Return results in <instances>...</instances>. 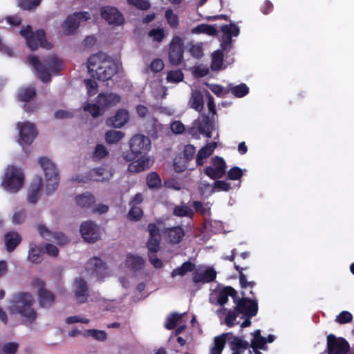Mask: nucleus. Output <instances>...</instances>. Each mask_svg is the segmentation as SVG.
Listing matches in <instances>:
<instances>
[{
  "label": "nucleus",
  "mask_w": 354,
  "mask_h": 354,
  "mask_svg": "<svg viewBox=\"0 0 354 354\" xmlns=\"http://www.w3.org/2000/svg\"><path fill=\"white\" fill-rule=\"evenodd\" d=\"M80 231L82 238L88 243H95L100 238V227L91 221L83 222Z\"/></svg>",
  "instance_id": "13"
},
{
  "label": "nucleus",
  "mask_w": 354,
  "mask_h": 354,
  "mask_svg": "<svg viewBox=\"0 0 354 354\" xmlns=\"http://www.w3.org/2000/svg\"><path fill=\"white\" fill-rule=\"evenodd\" d=\"M193 34H206L209 36H216L218 33L216 28L209 24H199L192 30Z\"/></svg>",
  "instance_id": "35"
},
{
  "label": "nucleus",
  "mask_w": 354,
  "mask_h": 354,
  "mask_svg": "<svg viewBox=\"0 0 354 354\" xmlns=\"http://www.w3.org/2000/svg\"><path fill=\"white\" fill-rule=\"evenodd\" d=\"M216 147V143L215 142L208 143L202 147L196 155V164L198 165H203L204 163L203 160L210 156L213 153Z\"/></svg>",
  "instance_id": "26"
},
{
  "label": "nucleus",
  "mask_w": 354,
  "mask_h": 354,
  "mask_svg": "<svg viewBox=\"0 0 354 354\" xmlns=\"http://www.w3.org/2000/svg\"><path fill=\"white\" fill-rule=\"evenodd\" d=\"M165 17L171 28H176L179 26L178 17L171 9L169 8L165 11Z\"/></svg>",
  "instance_id": "45"
},
{
  "label": "nucleus",
  "mask_w": 354,
  "mask_h": 354,
  "mask_svg": "<svg viewBox=\"0 0 354 354\" xmlns=\"http://www.w3.org/2000/svg\"><path fill=\"white\" fill-rule=\"evenodd\" d=\"M230 348L233 351H242L250 346L249 343L241 339L240 337L233 336L232 339L230 342Z\"/></svg>",
  "instance_id": "37"
},
{
  "label": "nucleus",
  "mask_w": 354,
  "mask_h": 354,
  "mask_svg": "<svg viewBox=\"0 0 354 354\" xmlns=\"http://www.w3.org/2000/svg\"><path fill=\"white\" fill-rule=\"evenodd\" d=\"M39 163L44 170L46 185V194L50 195L58 187L59 176L55 165L46 157H41L39 159Z\"/></svg>",
  "instance_id": "7"
},
{
  "label": "nucleus",
  "mask_w": 354,
  "mask_h": 354,
  "mask_svg": "<svg viewBox=\"0 0 354 354\" xmlns=\"http://www.w3.org/2000/svg\"><path fill=\"white\" fill-rule=\"evenodd\" d=\"M147 185L150 189H159L161 187V179L156 172H151L146 178Z\"/></svg>",
  "instance_id": "40"
},
{
  "label": "nucleus",
  "mask_w": 354,
  "mask_h": 354,
  "mask_svg": "<svg viewBox=\"0 0 354 354\" xmlns=\"http://www.w3.org/2000/svg\"><path fill=\"white\" fill-rule=\"evenodd\" d=\"M84 336L92 337L93 339L104 342L107 338V335L105 331L97 329H88L84 332Z\"/></svg>",
  "instance_id": "44"
},
{
  "label": "nucleus",
  "mask_w": 354,
  "mask_h": 354,
  "mask_svg": "<svg viewBox=\"0 0 354 354\" xmlns=\"http://www.w3.org/2000/svg\"><path fill=\"white\" fill-rule=\"evenodd\" d=\"M232 336V333H223L214 338V347L223 350L226 342V337Z\"/></svg>",
  "instance_id": "57"
},
{
  "label": "nucleus",
  "mask_w": 354,
  "mask_h": 354,
  "mask_svg": "<svg viewBox=\"0 0 354 354\" xmlns=\"http://www.w3.org/2000/svg\"><path fill=\"white\" fill-rule=\"evenodd\" d=\"M212 167L218 168L223 173L226 172L227 165L225 160L220 156H216L212 158Z\"/></svg>",
  "instance_id": "55"
},
{
  "label": "nucleus",
  "mask_w": 354,
  "mask_h": 354,
  "mask_svg": "<svg viewBox=\"0 0 354 354\" xmlns=\"http://www.w3.org/2000/svg\"><path fill=\"white\" fill-rule=\"evenodd\" d=\"M86 270L91 275L102 278L106 273L107 266L100 258L94 257L87 261Z\"/></svg>",
  "instance_id": "15"
},
{
  "label": "nucleus",
  "mask_w": 354,
  "mask_h": 354,
  "mask_svg": "<svg viewBox=\"0 0 354 354\" xmlns=\"http://www.w3.org/2000/svg\"><path fill=\"white\" fill-rule=\"evenodd\" d=\"M173 214L178 217H189L190 218H192L194 216V211L185 205L176 206L174 208Z\"/></svg>",
  "instance_id": "38"
},
{
  "label": "nucleus",
  "mask_w": 354,
  "mask_h": 354,
  "mask_svg": "<svg viewBox=\"0 0 354 354\" xmlns=\"http://www.w3.org/2000/svg\"><path fill=\"white\" fill-rule=\"evenodd\" d=\"M243 171L239 167H232L227 172V178L232 180H236L243 176Z\"/></svg>",
  "instance_id": "58"
},
{
  "label": "nucleus",
  "mask_w": 354,
  "mask_h": 354,
  "mask_svg": "<svg viewBox=\"0 0 354 354\" xmlns=\"http://www.w3.org/2000/svg\"><path fill=\"white\" fill-rule=\"evenodd\" d=\"M43 181L40 176L35 177L32 181L27 194L29 203L35 204L41 196Z\"/></svg>",
  "instance_id": "18"
},
{
  "label": "nucleus",
  "mask_w": 354,
  "mask_h": 354,
  "mask_svg": "<svg viewBox=\"0 0 354 354\" xmlns=\"http://www.w3.org/2000/svg\"><path fill=\"white\" fill-rule=\"evenodd\" d=\"M127 1L129 4L142 10H148L151 6L150 3L147 0H127Z\"/></svg>",
  "instance_id": "61"
},
{
  "label": "nucleus",
  "mask_w": 354,
  "mask_h": 354,
  "mask_svg": "<svg viewBox=\"0 0 354 354\" xmlns=\"http://www.w3.org/2000/svg\"><path fill=\"white\" fill-rule=\"evenodd\" d=\"M235 270L239 273V283L241 288L245 289L247 287L253 288L256 286V283L253 281H248L247 277L243 271L245 270L248 268H242L236 264H234Z\"/></svg>",
  "instance_id": "36"
},
{
  "label": "nucleus",
  "mask_w": 354,
  "mask_h": 354,
  "mask_svg": "<svg viewBox=\"0 0 354 354\" xmlns=\"http://www.w3.org/2000/svg\"><path fill=\"white\" fill-rule=\"evenodd\" d=\"M124 136L122 131L109 130L105 133V140L109 144H115L118 142Z\"/></svg>",
  "instance_id": "41"
},
{
  "label": "nucleus",
  "mask_w": 354,
  "mask_h": 354,
  "mask_svg": "<svg viewBox=\"0 0 354 354\" xmlns=\"http://www.w3.org/2000/svg\"><path fill=\"white\" fill-rule=\"evenodd\" d=\"M17 6L24 10L35 9L41 3V0H17Z\"/></svg>",
  "instance_id": "43"
},
{
  "label": "nucleus",
  "mask_w": 354,
  "mask_h": 354,
  "mask_svg": "<svg viewBox=\"0 0 354 354\" xmlns=\"http://www.w3.org/2000/svg\"><path fill=\"white\" fill-rule=\"evenodd\" d=\"M37 230L39 234L46 240L50 241L53 239L55 234L50 231L44 225H39L37 226Z\"/></svg>",
  "instance_id": "59"
},
{
  "label": "nucleus",
  "mask_w": 354,
  "mask_h": 354,
  "mask_svg": "<svg viewBox=\"0 0 354 354\" xmlns=\"http://www.w3.org/2000/svg\"><path fill=\"white\" fill-rule=\"evenodd\" d=\"M143 216L142 209L137 206L132 205L131 209L128 212V218L130 221H139Z\"/></svg>",
  "instance_id": "51"
},
{
  "label": "nucleus",
  "mask_w": 354,
  "mask_h": 354,
  "mask_svg": "<svg viewBox=\"0 0 354 354\" xmlns=\"http://www.w3.org/2000/svg\"><path fill=\"white\" fill-rule=\"evenodd\" d=\"M37 95L36 89L34 86L20 88L17 93V99L20 102H28L33 100Z\"/></svg>",
  "instance_id": "28"
},
{
  "label": "nucleus",
  "mask_w": 354,
  "mask_h": 354,
  "mask_svg": "<svg viewBox=\"0 0 354 354\" xmlns=\"http://www.w3.org/2000/svg\"><path fill=\"white\" fill-rule=\"evenodd\" d=\"M183 317L182 314L178 313H170L165 322V328L168 330H172L176 328L178 322L181 320Z\"/></svg>",
  "instance_id": "39"
},
{
  "label": "nucleus",
  "mask_w": 354,
  "mask_h": 354,
  "mask_svg": "<svg viewBox=\"0 0 354 354\" xmlns=\"http://www.w3.org/2000/svg\"><path fill=\"white\" fill-rule=\"evenodd\" d=\"M349 349V344L344 338L337 337L333 334L327 336L328 354H347Z\"/></svg>",
  "instance_id": "10"
},
{
  "label": "nucleus",
  "mask_w": 354,
  "mask_h": 354,
  "mask_svg": "<svg viewBox=\"0 0 354 354\" xmlns=\"http://www.w3.org/2000/svg\"><path fill=\"white\" fill-rule=\"evenodd\" d=\"M19 129L20 142L30 145L37 135V131L33 123L30 122H19L17 124Z\"/></svg>",
  "instance_id": "14"
},
{
  "label": "nucleus",
  "mask_w": 354,
  "mask_h": 354,
  "mask_svg": "<svg viewBox=\"0 0 354 354\" xmlns=\"http://www.w3.org/2000/svg\"><path fill=\"white\" fill-rule=\"evenodd\" d=\"M216 272L213 268H207L204 272L196 271L192 274V281L194 283H207L215 280Z\"/></svg>",
  "instance_id": "22"
},
{
  "label": "nucleus",
  "mask_w": 354,
  "mask_h": 354,
  "mask_svg": "<svg viewBox=\"0 0 354 354\" xmlns=\"http://www.w3.org/2000/svg\"><path fill=\"white\" fill-rule=\"evenodd\" d=\"M251 297L245 296L244 291L241 292V297H237L233 310H229L225 318L224 323L228 327H233L239 322H236V318L240 315L253 317L257 315L259 310L257 300L254 298V293L250 291Z\"/></svg>",
  "instance_id": "1"
},
{
  "label": "nucleus",
  "mask_w": 354,
  "mask_h": 354,
  "mask_svg": "<svg viewBox=\"0 0 354 354\" xmlns=\"http://www.w3.org/2000/svg\"><path fill=\"white\" fill-rule=\"evenodd\" d=\"M148 35L153 38V40L161 42L165 37L164 30L161 28H153L148 32Z\"/></svg>",
  "instance_id": "54"
},
{
  "label": "nucleus",
  "mask_w": 354,
  "mask_h": 354,
  "mask_svg": "<svg viewBox=\"0 0 354 354\" xmlns=\"http://www.w3.org/2000/svg\"><path fill=\"white\" fill-rule=\"evenodd\" d=\"M34 302V298L30 293L16 292L12 295L9 311L12 314H19L32 322L37 318V313L32 308Z\"/></svg>",
  "instance_id": "4"
},
{
  "label": "nucleus",
  "mask_w": 354,
  "mask_h": 354,
  "mask_svg": "<svg viewBox=\"0 0 354 354\" xmlns=\"http://www.w3.org/2000/svg\"><path fill=\"white\" fill-rule=\"evenodd\" d=\"M32 285L38 287L37 295L39 306L43 308L50 307L55 297L52 292L45 288V283L39 279H35L32 281Z\"/></svg>",
  "instance_id": "12"
},
{
  "label": "nucleus",
  "mask_w": 354,
  "mask_h": 354,
  "mask_svg": "<svg viewBox=\"0 0 354 354\" xmlns=\"http://www.w3.org/2000/svg\"><path fill=\"white\" fill-rule=\"evenodd\" d=\"M184 78V74L180 69L175 71H170L167 73V80L168 82L178 83L183 81Z\"/></svg>",
  "instance_id": "49"
},
{
  "label": "nucleus",
  "mask_w": 354,
  "mask_h": 354,
  "mask_svg": "<svg viewBox=\"0 0 354 354\" xmlns=\"http://www.w3.org/2000/svg\"><path fill=\"white\" fill-rule=\"evenodd\" d=\"M230 91L235 97H243L249 93V88L245 84L241 83L231 87Z\"/></svg>",
  "instance_id": "46"
},
{
  "label": "nucleus",
  "mask_w": 354,
  "mask_h": 354,
  "mask_svg": "<svg viewBox=\"0 0 354 354\" xmlns=\"http://www.w3.org/2000/svg\"><path fill=\"white\" fill-rule=\"evenodd\" d=\"M75 201L77 205L82 208H89L95 202L94 196L88 192L77 196Z\"/></svg>",
  "instance_id": "29"
},
{
  "label": "nucleus",
  "mask_w": 354,
  "mask_h": 354,
  "mask_svg": "<svg viewBox=\"0 0 354 354\" xmlns=\"http://www.w3.org/2000/svg\"><path fill=\"white\" fill-rule=\"evenodd\" d=\"M24 175L21 169L16 166L10 165L7 167L1 186L10 193H17L23 187Z\"/></svg>",
  "instance_id": "6"
},
{
  "label": "nucleus",
  "mask_w": 354,
  "mask_h": 354,
  "mask_svg": "<svg viewBox=\"0 0 354 354\" xmlns=\"http://www.w3.org/2000/svg\"><path fill=\"white\" fill-rule=\"evenodd\" d=\"M84 83L89 95H93L97 93V84L95 80L87 79L84 80Z\"/></svg>",
  "instance_id": "63"
},
{
  "label": "nucleus",
  "mask_w": 354,
  "mask_h": 354,
  "mask_svg": "<svg viewBox=\"0 0 354 354\" xmlns=\"http://www.w3.org/2000/svg\"><path fill=\"white\" fill-rule=\"evenodd\" d=\"M73 292L79 304L85 303L88 297V287L86 281L82 278L75 279Z\"/></svg>",
  "instance_id": "19"
},
{
  "label": "nucleus",
  "mask_w": 354,
  "mask_h": 354,
  "mask_svg": "<svg viewBox=\"0 0 354 354\" xmlns=\"http://www.w3.org/2000/svg\"><path fill=\"white\" fill-rule=\"evenodd\" d=\"M102 17L109 24L120 25L124 22L123 15L113 7H106L101 11Z\"/></svg>",
  "instance_id": "20"
},
{
  "label": "nucleus",
  "mask_w": 354,
  "mask_h": 354,
  "mask_svg": "<svg viewBox=\"0 0 354 354\" xmlns=\"http://www.w3.org/2000/svg\"><path fill=\"white\" fill-rule=\"evenodd\" d=\"M223 54L222 50H218L213 53L212 56V68L220 69L223 64Z\"/></svg>",
  "instance_id": "53"
},
{
  "label": "nucleus",
  "mask_w": 354,
  "mask_h": 354,
  "mask_svg": "<svg viewBox=\"0 0 354 354\" xmlns=\"http://www.w3.org/2000/svg\"><path fill=\"white\" fill-rule=\"evenodd\" d=\"M73 14L68 15L62 25V29L64 35H73L80 26L79 21Z\"/></svg>",
  "instance_id": "25"
},
{
  "label": "nucleus",
  "mask_w": 354,
  "mask_h": 354,
  "mask_svg": "<svg viewBox=\"0 0 354 354\" xmlns=\"http://www.w3.org/2000/svg\"><path fill=\"white\" fill-rule=\"evenodd\" d=\"M37 230L39 234L46 240L50 241L53 239L55 234L50 231L44 225H39L37 226Z\"/></svg>",
  "instance_id": "60"
},
{
  "label": "nucleus",
  "mask_w": 354,
  "mask_h": 354,
  "mask_svg": "<svg viewBox=\"0 0 354 354\" xmlns=\"http://www.w3.org/2000/svg\"><path fill=\"white\" fill-rule=\"evenodd\" d=\"M20 35L26 40V44L31 50H35L38 46L50 49L52 45L46 38V32L43 29H38L34 32L31 26L28 25L20 30Z\"/></svg>",
  "instance_id": "8"
},
{
  "label": "nucleus",
  "mask_w": 354,
  "mask_h": 354,
  "mask_svg": "<svg viewBox=\"0 0 354 354\" xmlns=\"http://www.w3.org/2000/svg\"><path fill=\"white\" fill-rule=\"evenodd\" d=\"M229 296L232 298L234 303L238 297V293L232 286H225L218 292L216 295L217 303L220 306H224L228 301Z\"/></svg>",
  "instance_id": "23"
},
{
  "label": "nucleus",
  "mask_w": 354,
  "mask_h": 354,
  "mask_svg": "<svg viewBox=\"0 0 354 354\" xmlns=\"http://www.w3.org/2000/svg\"><path fill=\"white\" fill-rule=\"evenodd\" d=\"M44 250L41 247L31 243L29 245L28 259L33 263H39L43 260Z\"/></svg>",
  "instance_id": "27"
},
{
  "label": "nucleus",
  "mask_w": 354,
  "mask_h": 354,
  "mask_svg": "<svg viewBox=\"0 0 354 354\" xmlns=\"http://www.w3.org/2000/svg\"><path fill=\"white\" fill-rule=\"evenodd\" d=\"M185 236V231L180 226H176L168 230V236L171 243H179Z\"/></svg>",
  "instance_id": "32"
},
{
  "label": "nucleus",
  "mask_w": 354,
  "mask_h": 354,
  "mask_svg": "<svg viewBox=\"0 0 354 354\" xmlns=\"http://www.w3.org/2000/svg\"><path fill=\"white\" fill-rule=\"evenodd\" d=\"M120 100V95L112 92L100 93L95 98V102L101 107L102 111L116 106Z\"/></svg>",
  "instance_id": "16"
},
{
  "label": "nucleus",
  "mask_w": 354,
  "mask_h": 354,
  "mask_svg": "<svg viewBox=\"0 0 354 354\" xmlns=\"http://www.w3.org/2000/svg\"><path fill=\"white\" fill-rule=\"evenodd\" d=\"M353 319L352 314L348 311H342L336 317V322L340 324L349 323Z\"/></svg>",
  "instance_id": "56"
},
{
  "label": "nucleus",
  "mask_w": 354,
  "mask_h": 354,
  "mask_svg": "<svg viewBox=\"0 0 354 354\" xmlns=\"http://www.w3.org/2000/svg\"><path fill=\"white\" fill-rule=\"evenodd\" d=\"M204 100L203 95L200 93H195L192 97L191 107L198 112H201L203 109Z\"/></svg>",
  "instance_id": "48"
},
{
  "label": "nucleus",
  "mask_w": 354,
  "mask_h": 354,
  "mask_svg": "<svg viewBox=\"0 0 354 354\" xmlns=\"http://www.w3.org/2000/svg\"><path fill=\"white\" fill-rule=\"evenodd\" d=\"M19 345L15 342H8L3 346L2 351L6 354H15L18 350Z\"/></svg>",
  "instance_id": "64"
},
{
  "label": "nucleus",
  "mask_w": 354,
  "mask_h": 354,
  "mask_svg": "<svg viewBox=\"0 0 354 354\" xmlns=\"http://www.w3.org/2000/svg\"><path fill=\"white\" fill-rule=\"evenodd\" d=\"M129 144V151H127L122 154V158L126 162L146 158V155L151 149L150 138L142 134H136L132 136Z\"/></svg>",
  "instance_id": "5"
},
{
  "label": "nucleus",
  "mask_w": 354,
  "mask_h": 354,
  "mask_svg": "<svg viewBox=\"0 0 354 354\" xmlns=\"http://www.w3.org/2000/svg\"><path fill=\"white\" fill-rule=\"evenodd\" d=\"M87 68L93 77L103 82L110 80L118 71L116 64L102 52L88 57Z\"/></svg>",
  "instance_id": "2"
},
{
  "label": "nucleus",
  "mask_w": 354,
  "mask_h": 354,
  "mask_svg": "<svg viewBox=\"0 0 354 354\" xmlns=\"http://www.w3.org/2000/svg\"><path fill=\"white\" fill-rule=\"evenodd\" d=\"M214 130V122L209 116L203 114L194 123V127L192 130V135L201 134L207 138H210L212 136Z\"/></svg>",
  "instance_id": "11"
},
{
  "label": "nucleus",
  "mask_w": 354,
  "mask_h": 354,
  "mask_svg": "<svg viewBox=\"0 0 354 354\" xmlns=\"http://www.w3.org/2000/svg\"><path fill=\"white\" fill-rule=\"evenodd\" d=\"M189 53L196 59H200L203 56V50L201 44L192 45L189 48Z\"/></svg>",
  "instance_id": "62"
},
{
  "label": "nucleus",
  "mask_w": 354,
  "mask_h": 354,
  "mask_svg": "<svg viewBox=\"0 0 354 354\" xmlns=\"http://www.w3.org/2000/svg\"><path fill=\"white\" fill-rule=\"evenodd\" d=\"M145 260L138 256L129 254L127 257L126 265L131 270H138L142 268Z\"/></svg>",
  "instance_id": "34"
},
{
  "label": "nucleus",
  "mask_w": 354,
  "mask_h": 354,
  "mask_svg": "<svg viewBox=\"0 0 354 354\" xmlns=\"http://www.w3.org/2000/svg\"><path fill=\"white\" fill-rule=\"evenodd\" d=\"M109 155V151L102 144H97L93 153L92 158L93 160H100L106 158Z\"/></svg>",
  "instance_id": "42"
},
{
  "label": "nucleus",
  "mask_w": 354,
  "mask_h": 354,
  "mask_svg": "<svg viewBox=\"0 0 354 354\" xmlns=\"http://www.w3.org/2000/svg\"><path fill=\"white\" fill-rule=\"evenodd\" d=\"M21 242L20 234L16 232L10 231L4 235L6 249L8 252H13Z\"/></svg>",
  "instance_id": "24"
},
{
  "label": "nucleus",
  "mask_w": 354,
  "mask_h": 354,
  "mask_svg": "<svg viewBox=\"0 0 354 354\" xmlns=\"http://www.w3.org/2000/svg\"><path fill=\"white\" fill-rule=\"evenodd\" d=\"M129 120V112L125 109H119L113 117L109 118L106 124L115 128L123 127Z\"/></svg>",
  "instance_id": "21"
},
{
  "label": "nucleus",
  "mask_w": 354,
  "mask_h": 354,
  "mask_svg": "<svg viewBox=\"0 0 354 354\" xmlns=\"http://www.w3.org/2000/svg\"><path fill=\"white\" fill-rule=\"evenodd\" d=\"M196 265L189 261H187L184 262L180 267H178L172 270L171 272V277H175L177 275L181 277L184 276L187 272H192L195 270Z\"/></svg>",
  "instance_id": "33"
},
{
  "label": "nucleus",
  "mask_w": 354,
  "mask_h": 354,
  "mask_svg": "<svg viewBox=\"0 0 354 354\" xmlns=\"http://www.w3.org/2000/svg\"><path fill=\"white\" fill-rule=\"evenodd\" d=\"M104 171V169L102 167L95 168L90 170L88 173L92 181L102 182L105 179L102 177Z\"/></svg>",
  "instance_id": "52"
},
{
  "label": "nucleus",
  "mask_w": 354,
  "mask_h": 354,
  "mask_svg": "<svg viewBox=\"0 0 354 354\" xmlns=\"http://www.w3.org/2000/svg\"><path fill=\"white\" fill-rule=\"evenodd\" d=\"M221 31L223 33V37L221 47L222 50H225L231 46L232 37H236L239 35L240 29L235 24L230 23V24L223 25L221 27Z\"/></svg>",
  "instance_id": "17"
},
{
  "label": "nucleus",
  "mask_w": 354,
  "mask_h": 354,
  "mask_svg": "<svg viewBox=\"0 0 354 354\" xmlns=\"http://www.w3.org/2000/svg\"><path fill=\"white\" fill-rule=\"evenodd\" d=\"M84 110L88 112L93 118H97L104 112L97 102L95 104L87 103L84 106Z\"/></svg>",
  "instance_id": "50"
},
{
  "label": "nucleus",
  "mask_w": 354,
  "mask_h": 354,
  "mask_svg": "<svg viewBox=\"0 0 354 354\" xmlns=\"http://www.w3.org/2000/svg\"><path fill=\"white\" fill-rule=\"evenodd\" d=\"M184 52L183 39L179 36H174L169 45L168 59L169 63L174 66L183 63Z\"/></svg>",
  "instance_id": "9"
},
{
  "label": "nucleus",
  "mask_w": 354,
  "mask_h": 354,
  "mask_svg": "<svg viewBox=\"0 0 354 354\" xmlns=\"http://www.w3.org/2000/svg\"><path fill=\"white\" fill-rule=\"evenodd\" d=\"M28 63L35 68L39 79L47 83L51 80V73L58 74L63 68V63L55 54L49 55L40 61L37 56L28 57Z\"/></svg>",
  "instance_id": "3"
},
{
  "label": "nucleus",
  "mask_w": 354,
  "mask_h": 354,
  "mask_svg": "<svg viewBox=\"0 0 354 354\" xmlns=\"http://www.w3.org/2000/svg\"><path fill=\"white\" fill-rule=\"evenodd\" d=\"M131 162L128 166V171L131 173H138L146 169L149 160L147 158H144L138 160L136 159Z\"/></svg>",
  "instance_id": "31"
},
{
  "label": "nucleus",
  "mask_w": 354,
  "mask_h": 354,
  "mask_svg": "<svg viewBox=\"0 0 354 354\" xmlns=\"http://www.w3.org/2000/svg\"><path fill=\"white\" fill-rule=\"evenodd\" d=\"M204 174L212 180L221 178L225 173H223L218 168L207 166L204 169Z\"/></svg>",
  "instance_id": "47"
},
{
  "label": "nucleus",
  "mask_w": 354,
  "mask_h": 354,
  "mask_svg": "<svg viewBox=\"0 0 354 354\" xmlns=\"http://www.w3.org/2000/svg\"><path fill=\"white\" fill-rule=\"evenodd\" d=\"M250 347L253 348V350L266 349V338L262 337L261 335V330L259 329L256 330L253 333V339L251 341Z\"/></svg>",
  "instance_id": "30"
}]
</instances>
